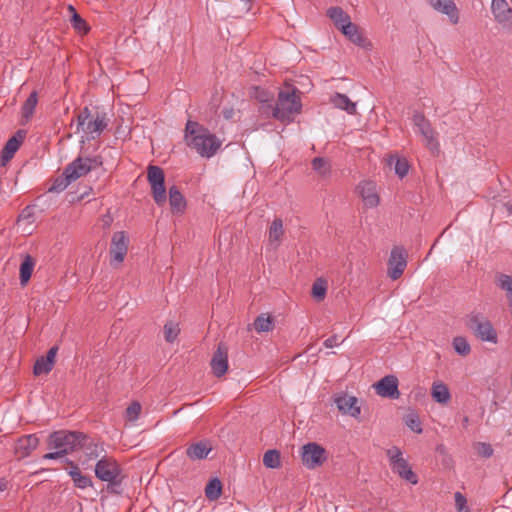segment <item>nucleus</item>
Returning <instances> with one entry per match:
<instances>
[{"label": "nucleus", "mask_w": 512, "mask_h": 512, "mask_svg": "<svg viewBox=\"0 0 512 512\" xmlns=\"http://www.w3.org/2000/svg\"><path fill=\"white\" fill-rule=\"evenodd\" d=\"M57 351H58V348L56 346L51 347L48 350L46 356H44V358L46 359V362H48L49 364H53L54 365Z\"/></svg>", "instance_id": "obj_50"}, {"label": "nucleus", "mask_w": 512, "mask_h": 512, "mask_svg": "<svg viewBox=\"0 0 512 512\" xmlns=\"http://www.w3.org/2000/svg\"><path fill=\"white\" fill-rule=\"evenodd\" d=\"M38 103V93L37 91L31 92L29 97L25 100L21 107V119L20 124L26 125L33 117L36 106Z\"/></svg>", "instance_id": "obj_25"}, {"label": "nucleus", "mask_w": 512, "mask_h": 512, "mask_svg": "<svg viewBox=\"0 0 512 512\" xmlns=\"http://www.w3.org/2000/svg\"><path fill=\"white\" fill-rule=\"evenodd\" d=\"M39 439L35 434L24 435L16 443V452L21 457L29 456L38 446Z\"/></svg>", "instance_id": "obj_22"}, {"label": "nucleus", "mask_w": 512, "mask_h": 512, "mask_svg": "<svg viewBox=\"0 0 512 512\" xmlns=\"http://www.w3.org/2000/svg\"><path fill=\"white\" fill-rule=\"evenodd\" d=\"M222 484L218 478L211 479L205 488V495L209 500H217L221 496Z\"/></svg>", "instance_id": "obj_33"}, {"label": "nucleus", "mask_w": 512, "mask_h": 512, "mask_svg": "<svg viewBox=\"0 0 512 512\" xmlns=\"http://www.w3.org/2000/svg\"><path fill=\"white\" fill-rule=\"evenodd\" d=\"M26 132L24 130H18L15 135H13L5 144L4 148L1 151V164L5 165L9 162L14 154L19 149L22 141L24 140Z\"/></svg>", "instance_id": "obj_16"}, {"label": "nucleus", "mask_w": 512, "mask_h": 512, "mask_svg": "<svg viewBox=\"0 0 512 512\" xmlns=\"http://www.w3.org/2000/svg\"><path fill=\"white\" fill-rule=\"evenodd\" d=\"M254 327L258 332H268L272 328V320L270 317L260 315L255 319Z\"/></svg>", "instance_id": "obj_41"}, {"label": "nucleus", "mask_w": 512, "mask_h": 512, "mask_svg": "<svg viewBox=\"0 0 512 512\" xmlns=\"http://www.w3.org/2000/svg\"><path fill=\"white\" fill-rule=\"evenodd\" d=\"M184 138L187 145L204 158L213 157L222 145V141L215 134L191 120L186 123Z\"/></svg>", "instance_id": "obj_1"}, {"label": "nucleus", "mask_w": 512, "mask_h": 512, "mask_svg": "<svg viewBox=\"0 0 512 512\" xmlns=\"http://www.w3.org/2000/svg\"><path fill=\"white\" fill-rule=\"evenodd\" d=\"M497 285L507 293L509 305L512 308V276L500 274L497 277Z\"/></svg>", "instance_id": "obj_36"}, {"label": "nucleus", "mask_w": 512, "mask_h": 512, "mask_svg": "<svg viewBox=\"0 0 512 512\" xmlns=\"http://www.w3.org/2000/svg\"><path fill=\"white\" fill-rule=\"evenodd\" d=\"M211 368L216 377L223 376L228 369L227 348L220 344L211 359Z\"/></svg>", "instance_id": "obj_17"}, {"label": "nucleus", "mask_w": 512, "mask_h": 512, "mask_svg": "<svg viewBox=\"0 0 512 512\" xmlns=\"http://www.w3.org/2000/svg\"><path fill=\"white\" fill-rule=\"evenodd\" d=\"M107 126L108 119L105 113H97L92 117L89 108L84 107L77 115V132L82 130L88 141L98 138Z\"/></svg>", "instance_id": "obj_4"}, {"label": "nucleus", "mask_w": 512, "mask_h": 512, "mask_svg": "<svg viewBox=\"0 0 512 512\" xmlns=\"http://www.w3.org/2000/svg\"><path fill=\"white\" fill-rule=\"evenodd\" d=\"M326 15L330 18L335 27L339 30H341L343 26L351 22V18L348 15V13H346L339 6H333L328 8Z\"/></svg>", "instance_id": "obj_26"}, {"label": "nucleus", "mask_w": 512, "mask_h": 512, "mask_svg": "<svg viewBox=\"0 0 512 512\" xmlns=\"http://www.w3.org/2000/svg\"><path fill=\"white\" fill-rule=\"evenodd\" d=\"M129 240L123 231L113 234L110 246L111 265L123 262L128 251Z\"/></svg>", "instance_id": "obj_11"}, {"label": "nucleus", "mask_w": 512, "mask_h": 512, "mask_svg": "<svg viewBox=\"0 0 512 512\" xmlns=\"http://www.w3.org/2000/svg\"><path fill=\"white\" fill-rule=\"evenodd\" d=\"M86 436L75 431H55L49 436V447L61 451L64 455L69 454L84 446Z\"/></svg>", "instance_id": "obj_5"}, {"label": "nucleus", "mask_w": 512, "mask_h": 512, "mask_svg": "<svg viewBox=\"0 0 512 512\" xmlns=\"http://www.w3.org/2000/svg\"><path fill=\"white\" fill-rule=\"evenodd\" d=\"M180 333V328L178 323L173 321H169L164 325V337L165 340L169 343H173Z\"/></svg>", "instance_id": "obj_37"}, {"label": "nucleus", "mask_w": 512, "mask_h": 512, "mask_svg": "<svg viewBox=\"0 0 512 512\" xmlns=\"http://www.w3.org/2000/svg\"><path fill=\"white\" fill-rule=\"evenodd\" d=\"M506 207H507L508 212H509V213H512V203H511V204H510V203H508V204L506 205Z\"/></svg>", "instance_id": "obj_55"}, {"label": "nucleus", "mask_w": 512, "mask_h": 512, "mask_svg": "<svg viewBox=\"0 0 512 512\" xmlns=\"http://www.w3.org/2000/svg\"><path fill=\"white\" fill-rule=\"evenodd\" d=\"M469 328L473 330L474 334L481 341L496 343L497 342V333L493 328L490 321L479 316L473 315L469 319Z\"/></svg>", "instance_id": "obj_10"}, {"label": "nucleus", "mask_w": 512, "mask_h": 512, "mask_svg": "<svg viewBox=\"0 0 512 512\" xmlns=\"http://www.w3.org/2000/svg\"><path fill=\"white\" fill-rule=\"evenodd\" d=\"M212 451V445L208 440H201L196 443H192L186 449L187 456L195 461L205 459L208 454Z\"/></svg>", "instance_id": "obj_21"}, {"label": "nucleus", "mask_w": 512, "mask_h": 512, "mask_svg": "<svg viewBox=\"0 0 512 512\" xmlns=\"http://www.w3.org/2000/svg\"><path fill=\"white\" fill-rule=\"evenodd\" d=\"M147 179L151 186V194L158 206L166 203L165 175L161 167L149 165L147 168Z\"/></svg>", "instance_id": "obj_8"}, {"label": "nucleus", "mask_w": 512, "mask_h": 512, "mask_svg": "<svg viewBox=\"0 0 512 512\" xmlns=\"http://www.w3.org/2000/svg\"><path fill=\"white\" fill-rule=\"evenodd\" d=\"M339 343H338V337L337 335H333L329 338H327L325 341H324V346L326 348H333L334 346H337Z\"/></svg>", "instance_id": "obj_51"}, {"label": "nucleus", "mask_w": 512, "mask_h": 512, "mask_svg": "<svg viewBox=\"0 0 512 512\" xmlns=\"http://www.w3.org/2000/svg\"><path fill=\"white\" fill-rule=\"evenodd\" d=\"M453 347L455 351L462 356L468 355L471 350L468 341L460 336L454 338Z\"/></svg>", "instance_id": "obj_40"}, {"label": "nucleus", "mask_w": 512, "mask_h": 512, "mask_svg": "<svg viewBox=\"0 0 512 512\" xmlns=\"http://www.w3.org/2000/svg\"><path fill=\"white\" fill-rule=\"evenodd\" d=\"M340 31L355 45L366 50H370L372 48V43L363 35L362 31L356 24L350 22L343 26Z\"/></svg>", "instance_id": "obj_15"}, {"label": "nucleus", "mask_w": 512, "mask_h": 512, "mask_svg": "<svg viewBox=\"0 0 512 512\" xmlns=\"http://www.w3.org/2000/svg\"><path fill=\"white\" fill-rule=\"evenodd\" d=\"M404 422L413 432L421 434L423 432L421 421L416 413H409L404 417Z\"/></svg>", "instance_id": "obj_38"}, {"label": "nucleus", "mask_w": 512, "mask_h": 512, "mask_svg": "<svg viewBox=\"0 0 512 512\" xmlns=\"http://www.w3.org/2000/svg\"><path fill=\"white\" fill-rule=\"evenodd\" d=\"M437 11L447 15L453 24L459 22V12L452 0H427Z\"/></svg>", "instance_id": "obj_19"}, {"label": "nucleus", "mask_w": 512, "mask_h": 512, "mask_svg": "<svg viewBox=\"0 0 512 512\" xmlns=\"http://www.w3.org/2000/svg\"><path fill=\"white\" fill-rule=\"evenodd\" d=\"M263 464L267 468L275 469L281 464V456L279 451L272 449L264 453Z\"/></svg>", "instance_id": "obj_34"}, {"label": "nucleus", "mask_w": 512, "mask_h": 512, "mask_svg": "<svg viewBox=\"0 0 512 512\" xmlns=\"http://www.w3.org/2000/svg\"><path fill=\"white\" fill-rule=\"evenodd\" d=\"M102 165L100 156L94 157H78L73 160L63 171V175L70 180H77L78 178L88 174L91 170L96 169Z\"/></svg>", "instance_id": "obj_7"}, {"label": "nucleus", "mask_w": 512, "mask_h": 512, "mask_svg": "<svg viewBox=\"0 0 512 512\" xmlns=\"http://www.w3.org/2000/svg\"><path fill=\"white\" fill-rule=\"evenodd\" d=\"M454 499L457 512H470L466 497L461 492H456L454 494Z\"/></svg>", "instance_id": "obj_45"}, {"label": "nucleus", "mask_w": 512, "mask_h": 512, "mask_svg": "<svg viewBox=\"0 0 512 512\" xmlns=\"http://www.w3.org/2000/svg\"><path fill=\"white\" fill-rule=\"evenodd\" d=\"M301 109L300 91L297 88L287 87L279 91L272 115L278 121L289 123L301 112Z\"/></svg>", "instance_id": "obj_2"}, {"label": "nucleus", "mask_w": 512, "mask_h": 512, "mask_svg": "<svg viewBox=\"0 0 512 512\" xmlns=\"http://www.w3.org/2000/svg\"><path fill=\"white\" fill-rule=\"evenodd\" d=\"M28 211H29V208H28V207L22 211V213L20 214V220H21L22 218H25V217L30 216V214H29V212H28Z\"/></svg>", "instance_id": "obj_54"}, {"label": "nucleus", "mask_w": 512, "mask_h": 512, "mask_svg": "<svg viewBox=\"0 0 512 512\" xmlns=\"http://www.w3.org/2000/svg\"><path fill=\"white\" fill-rule=\"evenodd\" d=\"M476 450L480 456L485 457V458H489L493 454V448L488 443H483V442L478 443L476 445Z\"/></svg>", "instance_id": "obj_48"}, {"label": "nucleus", "mask_w": 512, "mask_h": 512, "mask_svg": "<svg viewBox=\"0 0 512 512\" xmlns=\"http://www.w3.org/2000/svg\"><path fill=\"white\" fill-rule=\"evenodd\" d=\"M52 369L53 364H49L48 362H46L44 356H41L36 360L34 364L33 373L34 375L39 376L43 374H48Z\"/></svg>", "instance_id": "obj_39"}, {"label": "nucleus", "mask_w": 512, "mask_h": 512, "mask_svg": "<svg viewBox=\"0 0 512 512\" xmlns=\"http://www.w3.org/2000/svg\"><path fill=\"white\" fill-rule=\"evenodd\" d=\"M395 173L400 177L403 178L407 175L409 171V164L406 159L404 158H397L395 162Z\"/></svg>", "instance_id": "obj_46"}, {"label": "nucleus", "mask_w": 512, "mask_h": 512, "mask_svg": "<svg viewBox=\"0 0 512 512\" xmlns=\"http://www.w3.org/2000/svg\"><path fill=\"white\" fill-rule=\"evenodd\" d=\"M66 461L70 464V468L67 473L71 477L76 488L84 490L86 488L93 487V481L91 477L83 474L73 461L69 459H66Z\"/></svg>", "instance_id": "obj_20"}, {"label": "nucleus", "mask_w": 512, "mask_h": 512, "mask_svg": "<svg viewBox=\"0 0 512 512\" xmlns=\"http://www.w3.org/2000/svg\"><path fill=\"white\" fill-rule=\"evenodd\" d=\"M104 452V448L100 444H90L85 448V455L89 460L97 459Z\"/></svg>", "instance_id": "obj_44"}, {"label": "nucleus", "mask_w": 512, "mask_h": 512, "mask_svg": "<svg viewBox=\"0 0 512 512\" xmlns=\"http://www.w3.org/2000/svg\"><path fill=\"white\" fill-rule=\"evenodd\" d=\"M387 457L389 459L390 465L397 462V459H404L402 455V451L397 446H393L389 448L386 452Z\"/></svg>", "instance_id": "obj_49"}, {"label": "nucleus", "mask_w": 512, "mask_h": 512, "mask_svg": "<svg viewBox=\"0 0 512 512\" xmlns=\"http://www.w3.org/2000/svg\"><path fill=\"white\" fill-rule=\"evenodd\" d=\"M357 190L366 207L374 208L379 204V197L373 182L363 181L357 186Z\"/></svg>", "instance_id": "obj_18"}, {"label": "nucleus", "mask_w": 512, "mask_h": 512, "mask_svg": "<svg viewBox=\"0 0 512 512\" xmlns=\"http://www.w3.org/2000/svg\"><path fill=\"white\" fill-rule=\"evenodd\" d=\"M65 455L63 453H61V451L59 450H56L54 452H50V453H47L43 456L44 459H49V460H55V459H58V458H61V457H64Z\"/></svg>", "instance_id": "obj_52"}, {"label": "nucleus", "mask_w": 512, "mask_h": 512, "mask_svg": "<svg viewBox=\"0 0 512 512\" xmlns=\"http://www.w3.org/2000/svg\"><path fill=\"white\" fill-rule=\"evenodd\" d=\"M491 10L494 18L499 23H505L512 20V9L506 0H492Z\"/></svg>", "instance_id": "obj_23"}, {"label": "nucleus", "mask_w": 512, "mask_h": 512, "mask_svg": "<svg viewBox=\"0 0 512 512\" xmlns=\"http://www.w3.org/2000/svg\"><path fill=\"white\" fill-rule=\"evenodd\" d=\"M284 235L283 229V221L280 218H276L271 223L269 228L268 237H269V245L273 247V249H277L280 245L281 239Z\"/></svg>", "instance_id": "obj_29"}, {"label": "nucleus", "mask_w": 512, "mask_h": 512, "mask_svg": "<svg viewBox=\"0 0 512 512\" xmlns=\"http://www.w3.org/2000/svg\"><path fill=\"white\" fill-rule=\"evenodd\" d=\"M260 101L261 102H265V101H267V99L266 98H260Z\"/></svg>", "instance_id": "obj_56"}, {"label": "nucleus", "mask_w": 512, "mask_h": 512, "mask_svg": "<svg viewBox=\"0 0 512 512\" xmlns=\"http://www.w3.org/2000/svg\"><path fill=\"white\" fill-rule=\"evenodd\" d=\"M393 472L398 474L402 479L410 482L411 484H417L418 478L412 471L409 463L406 459H397V462L390 465Z\"/></svg>", "instance_id": "obj_24"}, {"label": "nucleus", "mask_w": 512, "mask_h": 512, "mask_svg": "<svg viewBox=\"0 0 512 512\" xmlns=\"http://www.w3.org/2000/svg\"><path fill=\"white\" fill-rule=\"evenodd\" d=\"M301 457L303 464L309 469L321 466L327 459L326 450L315 442L302 446Z\"/></svg>", "instance_id": "obj_9"}, {"label": "nucleus", "mask_w": 512, "mask_h": 512, "mask_svg": "<svg viewBox=\"0 0 512 512\" xmlns=\"http://www.w3.org/2000/svg\"><path fill=\"white\" fill-rule=\"evenodd\" d=\"M69 10L73 12L71 17V24L73 28L79 33L86 34L89 31L86 21L76 12L72 5L69 6Z\"/></svg>", "instance_id": "obj_35"}, {"label": "nucleus", "mask_w": 512, "mask_h": 512, "mask_svg": "<svg viewBox=\"0 0 512 512\" xmlns=\"http://www.w3.org/2000/svg\"><path fill=\"white\" fill-rule=\"evenodd\" d=\"M312 168L321 177L326 178L331 174V166L329 161L323 157H316L312 160Z\"/></svg>", "instance_id": "obj_32"}, {"label": "nucleus", "mask_w": 512, "mask_h": 512, "mask_svg": "<svg viewBox=\"0 0 512 512\" xmlns=\"http://www.w3.org/2000/svg\"><path fill=\"white\" fill-rule=\"evenodd\" d=\"M334 107L346 111L348 114L354 115L356 113V103L352 102L349 97L342 93H335L330 98Z\"/></svg>", "instance_id": "obj_28"}, {"label": "nucleus", "mask_w": 512, "mask_h": 512, "mask_svg": "<svg viewBox=\"0 0 512 512\" xmlns=\"http://www.w3.org/2000/svg\"><path fill=\"white\" fill-rule=\"evenodd\" d=\"M141 413V405L138 402H132L126 409V419L134 422L139 418Z\"/></svg>", "instance_id": "obj_42"}, {"label": "nucleus", "mask_w": 512, "mask_h": 512, "mask_svg": "<svg viewBox=\"0 0 512 512\" xmlns=\"http://www.w3.org/2000/svg\"><path fill=\"white\" fill-rule=\"evenodd\" d=\"M9 483L6 479H0V491H5L8 489Z\"/></svg>", "instance_id": "obj_53"}, {"label": "nucleus", "mask_w": 512, "mask_h": 512, "mask_svg": "<svg viewBox=\"0 0 512 512\" xmlns=\"http://www.w3.org/2000/svg\"><path fill=\"white\" fill-rule=\"evenodd\" d=\"M34 266V258L28 254L25 255L23 262L20 265V282L22 285L26 284L31 278Z\"/></svg>", "instance_id": "obj_31"}, {"label": "nucleus", "mask_w": 512, "mask_h": 512, "mask_svg": "<svg viewBox=\"0 0 512 512\" xmlns=\"http://www.w3.org/2000/svg\"><path fill=\"white\" fill-rule=\"evenodd\" d=\"M338 410L342 414L358 418L361 413V408L358 406V399L355 396L342 393L335 397L334 400Z\"/></svg>", "instance_id": "obj_14"}, {"label": "nucleus", "mask_w": 512, "mask_h": 512, "mask_svg": "<svg viewBox=\"0 0 512 512\" xmlns=\"http://www.w3.org/2000/svg\"><path fill=\"white\" fill-rule=\"evenodd\" d=\"M73 182V180H70V178H67L65 175L62 174L61 177L54 180L52 186L50 187L49 191L54 192H60L67 188V186Z\"/></svg>", "instance_id": "obj_43"}, {"label": "nucleus", "mask_w": 512, "mask_h": 512, "mask_svg": "<svg viewBox=\"0 0 512 512\" xmlns=\"http://www.w3.org/2000/svg\"><path fill=\"white\" fill-rule=\"evenodd\" d=\"M169 203L174 213H182L186 208V201L176 186L169 189Z\"/></svg>", "instance_id": "obj_30"}, {"label": "nucleus", "mask_w": 512, "mask_h": 512, "mask_svg": "<svg viewBox=\"0 0 512 512\" xmlns=\"http://www.w3.org/2000/svg\"><path fill=\"white\" fill-rule=\"evenodd\" d=\"M406 265L407 261L404 250L398 247L393 248L388 262V276L392 280H397L403 274Z\"/></svg>", "instance_id": "obj_12"}, {"label": "nucleus", "mask_w": 512, "mask_h": 512, "mask_svg": "<svg viewBox=\"0 0 512 512\" xmlns=\"http://www.w3.org/2000/svg\"><path fill=\"white\" fill-rule=\"evenodd\" d=\"M95 476L107 483V491L111 494H121V485L124 478L122 468L116 459L103 455L95 464Z\"/></svg>", "instance_id": "obj_3"}, {"label": "nucleus", "mask_w": 512, "mask_h": 512, "mask_svg": "<svg viewBox=\"0 0 512 512\" xmlns=\"http://www.w3.org/2000/svg\"><path fill=\"white\" fill-rule=\"evenodd\" d=\"M326 294V286L321 281H316L312 286V295L318 299L322 300Z\"/></svg>", "instance_id": "obj_47"}, {"label": "nucleus", "mask_w": 512, "mask_h": 512, "mask_svg": "<svg viewBox=\"0 0 512 512\" xmlns=\"http://www.w3.org/2000/svg\"><path fill=\"white\" fill-rule=\"evenodd\" d=\"M431 396L439 404H447L451 400V394L446 384L435 381L431 387Z\"/></svg>", "instance_id": "obj_27"}, {"label": "nucleus", "mask_w": 512, "mask_h": 512, "mask_svg": "<svg viewBox=\"0 0 512 512\" xmlns=\"http://www.w3.org/2000/svg\"><path fill=\"white\" fill-rule=\"evenodd\" d=\"M413 124L416 129V133H419L424 138L426 147L433 154L438 153L440 145L437 139V133L424 114L415 112L413 115Z\"/></svg>", "instance_id": "obj_6"}, {"label": "nucleus", "mask_w": 512, "mask_h": 512, "mask_svg": "<svg viewBox=\"0 0 512 512\" xmlns=\"http://www.w3.org/2000/svg\"><path fill=\"white\" fill-rule=\"evenodd\" d=\"M376 393L384 398L398 399L400 392L398 390V379L394 375H387L380 379L375 385Z\"/></svg>", "instance_id": "obj_13"}]
</instances>
